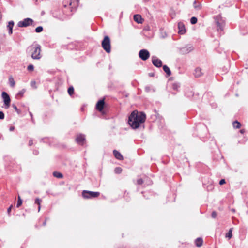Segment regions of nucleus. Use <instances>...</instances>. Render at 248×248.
Wrapping results in <instances>:
<instances>
[{
	"label": "nucleus",
	"instance_id": "nucleus-2",
	"mask_svg": "<svg viewBox=\"0 0 248 248\" xmlns=\"http://www.w3.org/2000/svg\"><path fill=\"white\" fill-rule=\"evenodd\" d=\"M26 51L27 53H31V56L33 59L39 60L41 58V46L38 44H32L30 46Z\"/></svg>",
	"mask_w": 248,
	"mask_h": 248
},
{
	"label": "nucleus",
	"instance_id": "nucleus-9",
	"mask_svg": "<svg viewBox=\"0 0 248 248\" xmlns=\"http://www.w3.org/2000/svg\"><path fill=\"white\" fill-rule=\"evenodd\" d=\"M152 62L153 64L156 67H160L162 66V61L156 56H152Z\"/></svg>",
	"mask_w": 248,
	"mask_h": 248
},
{
	"label": "nucleus",
	"instance_id": "nucleus-10",
	"mask_svg": "<svg viewBox=\"0 0 248 248\" xmlns=\"http://www.w3.org/2000/svg\"><path fill=\"white\" fill-rule=\"evenodd\" d=\"M193 49V48L192 46L187 45L186 46L181 48L180 49V52L182 54H186L191 52Z\"/></svg>",
	"mask_w": 248,
	"mask_h": 248
},
{
	"label": "nucleus",
	"instance_id": "nucleus-51",
	"mask_svg": "<svg viewBox=\"0 0 248 248\" xmlns=\"http://www.w3.org/2000/svg\"><path fill=\"white\" fill-rule=\"evenodd\" d=\"M145 1H148L149 0H144Z\"/></svg>",
	"mask_w": 248,
	"mask_h": 248
},
{
	"label": "nucleus",
	"instance_id": "nucleus-46",
	"mask_svg": "<svg viewBox=\"0 0 248 248\" xmlns=\"http://www.w3.org/2000/svg\"><path fill=\"white\" fill-rule=\"evenodd\" d=\"M240 132L241 133L243 134L245 132V130L244 129H241V130H240Z\"/></svg>",
	"mask_w": 248,
	"mask_h": 248
},
{
	"label": "nucleus",
	"instance_id": "nucleus-41",
	"mask_svg": "<svg viewBox=\"0 0 248 248\" xmlns=\"http://www.w3.org/2000/svg\"><path fill=\"white\" fill-rule=\"evenodd\" d=\"M145 89L146 92H148L150 90V87L147 86V87H145Z\"/></svg>",
	"mask_w": 248,
	"mask_h": 248
},
{
	"label": "nucleus",
	"instance_id": "nucleus-28",
	"mask_svg": "<svg viewBox=\"0 0 248 248\" xmlns=\"http://www.w3.org/2000/svg\"><path fill=\"white\" fill-rule=\"evenodd\" d=\"M26 90L25 89H22L21 91H19L16 95V96H20L21 97L23 96L24 93H25Z\"/></svg>",
	"mask_w": 248,
	"mask_h": 248
},
{
	"label": "nucleus",
	"instance_id": "nucleus-20",
	"mask_svg": "<svg viewBox=\"0 0 248 248\" xmlns=\"http://www.w3.org/2000/svg\"><path fill=\"white\" fill-rule=\"evenodd\" d=\"M202 238H197L195 240V244L197 247H200L202 245Z\"/></svg>",
	"mask_w": 248,
	"mask_h": 248
},
{
	"label": "nucleus",
	"instance_id": "nucleus-25",
	"mask_svg": "<svg viewBox=\"0 0 248 248\" xmlns=\"http://www.w3.org/2000/svg\"><path fill=\"white\" fill-rule=\"evenodd\" d=\"M22 204V200L20 196H18V200L16 204V207L19 208Z\"/></svg>",
	"mask_w": 248,
	"mask_h": 248
},
{
	"label": "nucleus",
	"instance_id": "nucleus-16",
	"mask_svg": "<svg viewBox=\"0 0 248 248\" xmlns=\"http://www.w3.org/2000/svg\"><path fill=\"white\" fill-rule=\"evenodd\" d=\"M134 20L135 22H136L138 23H142L143 19L140 15H135L134 16Z\"/></svg>",
	"mask_w": 248,
	"mask_h": 248
},
{
	"label": "nucleus",
	"instance_id": "nucleus-6",
	"mask_svg": "<svg viewBox=\"0 0 248 248\" xmlns=\"http://www.w3.org/2000/svg\"><path fill=\"white\" fill-rule=\"evenodd\" d=\"M1 96L3 99V102L6 108H8L10 107L11 99L8 94L5 92L2 93Z\"/></svg>",
	"mask_w": 248,
	"mask_h": 248
},
{
	"label": "nucleus",
	"instance_id": "nucleus-38",
	"mask_svg": "<svg viewBox=\"0 0 248 248\" xmlns=\"http://www.w3.org/2000/svg\"><path fill=\"white\" fill-rule=\"evenodd\" d=\"M225 183H226V182H225V179H222L220 180L219 184L220 185H222L224 184Z\"/></svg>",
	"mask_w": 248,
	"mask_h": 248
},
{
	"label": "nucleus",
	"instance_id": "nucleus-47",
	"mask_svg": "<svg viewBox=\"0 0 248 248\" xmlns=\"http://www.w3.org/2000/svg\"><path fill=\"white\" fill-rule=\"evenodd\" d=\"M33 153L35 154V155H37L38 154V152L37 151H34L33 152Z\"/></svg>",
	"mask_w": 248,
	"mask_h": 248
},
{
	"label": "nucleus",
	"instance_id": "nucleus-31",
	"mask_svg": "<svg viewBox=\"0 0 248 248\" xmlns=\"http://www.w3.org/2000/svg\"><path fill=\"white\" fill-rule=\"evenodd\" d=\"M12 107L14 108L15 109V110L17 112V113L18 114H20L21 113V111L17 108V107L16 106V105L14 104H12Z\"/></svg>",
	"mask_w": 248,
	"mask_h": 248
},
{
	"label": "nucleus",
	"instance_id": "nucleus-39",
	"mask_svg": "<svg viewBox=\"0 0 248 248\" xmlns=\"http://www.w3.org/2000/svg\"><path fill=\"white\" fill-rule=\"evenodd\" d=\"M178 87H179V86L176 84H174L173 85V89L174 90H177Z\"/></svg>",
	"mask_w": 248,
	"mask_h": 248
},
{
	"label": "nucleus",
	"instance_id": "nucleus-12",
	"mask_svg": "<svg viewBox=\"0 0 248 248\" xmlns=\"http://www.w3.org/2000/svg\"><path fill=\"white\" fill-rule=\"evenodd\" d=\"M76 140L78 143L80 145H83L84 141L85 140V136L84 135L80 134L77 136Z\"/></svg>",
	"mask_w": 248,
	"mask_h": 248
},
{
	"label": "nucleus",
	"instance_id": "nucleus-30",
	"mask_svg": "<svg viewBox=\"0 0 248 248\" xmlns=\"http://www.w3.org/2000/svg\"><path fill=\"white\" fill-rule=\"evenodd\" d=\"M122 171V169L120 167H117L115 169L114 171L116 173L119 174L121 173Z\"/></svg>",
	"mask_w": 248,
	"mask_h": 248
},
{
	"label": "nucleus",
	"instance_id": "nucleus-13",
	"mask_svg": "<svg viewBox=\"0 0 248 248\" xmlns=\"http://www.w3.org/2000/svg\"><path fill=\"white\" fill-rule=\"evenodd\" d=\"M178 27L179 29L178 32L180 34H183L186 32L185 25L183 23L179 22L178 24Z\"/></svg>",
	"mask_w": 248,
	"mask_h": 248
},
{
	"label": "nucleus",
	"instance_id": "nucleus-33",
	"mask_svg": "<svg viewBox=\"0 0 248 248\" xmlns=\"http://www.w3.org/2000/svg\"><path fill=\"white\" fill-rule=\"evenodd\" d=\"M217 216V213L216 211H213L211 214V217L213 218H216Z\"/></svg>",
	"mask_w": 248,
	"mask_h": 248
},
{
	"label": "nucleus",
	"instance_id": "nucleus-48",
	"mask_svg": "<svg viewBox=\"0 0 248 248\" xmlns=\"http://www.w3.org/2000/svg\"><path fill=\"white\" fill-rule=\"evenodd\" d=\"M46 224V221H44L43 223V226H45Z\"/></svg>",
	"mask_w": 248,
	"mask_h": 248
},
{
	"label": "nucleus",
	"instance_id": "nucleus-50",
	"mask_svg": "<svg viewBox=\"0 0 248 248\" xmlns=\"http://www.w3.org/2000/svg\"><path fill=\"white\" fill-rule=\"evenodd\" d=\"M232 211L234 212H235V210L233 209L232 210Z\"/></svg>",
	"mask_w": 248,
	"mask_h": 248
},
{
	"label": "nucleus",
	"instance_id": "nucleus-26",
	"mask_svg": "<svg viewBox=\"0 0 248 248\" xmlns=\"http://www.w3.org/2000/svg\"><path fill=\"white\" fill-rule=\"evenodd\" d=\"M232 228L230 229L229 232L226 234V237H228L229 239L232 238Z\"/></svg>",
	"mask_w": 248,
	"mask_h": 248
},
{
	"label": "nucleus",
	"instance_id": "nucleus-37",
	"mask_svg": "<svg viewBox=\"0 0 248 248\" xmlns=\"http://www.w3.org/2000/svg\"><path fill=\"white\" fill-rule=\"evenodd\" d=\"M12 208H13V205H11L7 209V213L9 215H10V212H11V211Z\"/></svg>",
	"mask_w": 248,
	"mask_h": 248
},
{
	"label": "nucleus",
	"instance_id": "nucleus-40",
	"mask_svg": "<svg viewBox=\"0 0 248 248\" xmlns=\"http://www.w3.org/2000/svg\"><path fill=\"white\" fill-rule=\"evenodd\" d=\"M32 144H33V140H30L29 142V145L31 146V145H32Z\"/></svg>",
	"mask_w": 248,
	"mask_h": 248
},
{
	"label": "nucleus",
	"instance_id": "nucleus-5",
	"mask_svg": "<svg viewBox=\"0 0 248 248\" xmlns=\"http://www.w3.org/2000/svg\"><path fill=\"white\" fill-rule=\"evenodd\" d=\"M82 195L85 199H91L98 197L100 195V193L99 192L83 190L82 192Z\"/></svg>",
	"mask_w": 248,
	"mask_h": 248
},
{
	"label": "nucleus",
	"instance_id": "nucleus-23",
	"mask_svg": "<svg viewBox=\"0 0 248 248\" xmlns=\"http://www.w3.org/2000/svg\"><path fill=\"white\" fill-rule=\"evenodd\" d=\"M233 126L234 128L238 129L240 128L241 124L240 122L237 121H235L233 123Z\"/></svg>",
	"mask_w": 248,
	"mask_h": 248
},
{
	"label": "nucleus",
	"instance_id": "nucleus-36",
	"mask_svg": "<svg viewBox=\"0 0 248 248\" xmlns=\"http://www.w3.org/2000/svg\"><path fill=\"white\" fill-rule=\"evenodd\" d=\"M143 183V180L142 179H139L137 180V184L138 185H141Z\"/></svg>",
	"mask_w": 248,
	"mask_h": 248
},
{
	"label": "nucleus",
	"instance_id": "nucleus-4",
	"mask_svg": "<svg viewBox=\"0 0 248 248\" xmlns=\"http://www.w3.org/2000/svg\"><path fill=\"white\" fill-rule=\"evenodd\" d=\"M215 22L217 26V31H222L225 25V22L222 17L220 15L216 16L215 17Z\"/></svg>",
	"mask_w": 248,
	"mask_h": 248
},
{
	"label": "nucleus",
	"instance_id": "nucleus-18",
	"mask_svg": "<svg viewBox=\"0 0 248 248\" xmlns=\"http://www.w3.org/2000/svg\"><path fill=\"white\" fill-rule=\"evenodd\" d=\"M163 69L164 72L166 73L167 76H170L171 75V71L170 68L166 65L163 66Z\"/></svg>",
	"mask_w": 248,
	"mask_h": 248
},
{
	"label": "nucleus",
	"instance_id": "nucleus-1",
	"mask_svg": "<svg viewBox=\"0 0 248 248\" xmlns=\"http://www.w3.org/2000/svg\"><path fill=\"white\" fill-rule=\"evenodd\" d=\"M146 120V115L143 112H138L137 110L133 111L128 118V124L133 129L138 128L141 124Z\"/></svg>",
	"mask_w": 248,
	"mask_h": 248
},
{
	"label": "nucleus",
	"instance_id": "nucleus-49",
	"mask_svg": "<svg viewBox=\"0 0 248 248\" xmlns=\"http://www.w3.org/2000/svg\"><path fill=\"white\" fill-rule=\"evenodd\" d=\"M38 206H38V211H40V208H41V207H40V205H38Z\"/></svg>",
	"mask_w": 248,
	"mask_h": 248
},
{
	"label": "nucleus",
	"instance_id": "nucleus-3",
	"mask_svg": "<svg viewBox=\"0 0 248 248\" xmlns=\"http://www.w3.org/2000/svg\"><path fill=\"white\" fill-rule=\"evenodd\" d=\"M102 46L103 49L107 52L109 53L111 50L110 41L108 36H105L102 41Z\"/></svg>",
	"mask_w": 248,
	"mask_h": 248
},
{
	"label": "nucleus",
	"instance_id": "nucleus-27",
	"mask_svg": "<svg viewBox=\"0 0 248 248\" xmlns=\"http://www.w3.org/2000/svg\"><path fill=\"white\" fill-rule=\"evenodd\" d=\"M197 22V18L196 17H192L190 19V23L191 24H195Z\"/></svg>",
	"mask_w": 248,
	"mask_h": 248
},
{
	"label": "nucleus",
	"instance_id": "nucleus-24",
	"mask_svg": "<svg viewBox=\"0 0 248 248\" xmlns=\"http://www.w3.org/2000/svg\"><path fill=\"white\" fill-rule=\"evenodd\" d=\"M74 93V89L73 86H70L68 89V93L70 95L72 96Z\"/></svg>",
	"mask_w": 248,
	"mask_h": 248
},
{
	"label": "nucleus",
	"instance_id": "nucleus-32",
	"mask_svg": "<svg viewBox=\"0 0 248 248\" xmlns=\"http://www.w3.org/2000/svg\"><path fill=\"white\" fill-rule=\"evenodd\" d=\"M27 69L29 71H32L34 69V66L32 64H30L27 67Z\"/></svg>",
	"mask_w": 248,
	"mask_h": 248
},
{
	"label": "nucleus",
	"instance_id": "nucleus-45",
	"mask_svg": "<svg viewBox=\"0 0 248 248\" xmlns=\"http://www.w3.org/2000/svg\"><path fill=\"white\" fill-rule=\"evenodd\" d=\"M29 113H30V115L31 117L32 121H33V115H32V113H31V112H30Z\"/></svg>",
	"mask_w": 248,
	"mask_h": 248
},
{
	"label": "nucleus",
	"instance_id": "nucleus-17",
	"mask_svg": "<svg viewBox=\"0 0 248 248\" xmlns=\"http://www.w3.org/2000/svg\"><path fill=\"white\" fill-rule=\"evenodd\" d=\"M202 69L200 68H196L195 70L194 75L195 77L198 78L202 75Z\"/></svg>",
	"mask_w": 248,
	"mask_h": 248
},
{
	"label": "nucleus",
	"instance_id": "nucleus-42",
	"mask_svg": "<svg viewBox=\"0 0 248 248\" xmlns=\"http://www.w3.org/2000/svg\"><path fill=\"white\" fill-rule=\"evenodd\" d=\"M148 75H149V76L152 77H154L155 76V74L154 73H149L148 74Z\"/></svg>",
	"mask_w": 248,
	"mask_h": 248
},
{
	"label": "nucleus",
	"instance_id": "nucleus-35",
	"mask_svg": "<svg viewBox=\"0 0 248 248\" xmlns=\"http://www.w3.org/2000/svg\"><path fill=\"white\" fill-rule=\"evenodd\" d=\"M4 113L1 111H0V119L1 120H3L4 119Z\"/></svg>",
	"mask_w": 248,
	"mask_h": 248
},
{
	"label": "nucleus",
	"instance_id": "nucleus-11",
	"mask_svg": "<svg viewBox=\"0 0 248 248\" xmlns=\"http://www.w3.org/2000/svg\"><path fill=\"white\" fill-rule=\"evenodd\" d=\"M105 106L104 99L99 100L96 104V108L99 112H102Z\"/></svg>",
	"mask_w": 248,
	"mask_h": 248
},
{
	"label": "nucleus",
	"instance_id": "nucleus-14",
	"mask_svg": "<svg viewBox=\"0 0 248 248\" xmlns=\"http://www.w3.org/2000/svg\"><path fill=\"white\" fill-rule=\"evenodd\" d=\"M14 25V22L13 21H10L8 22V25L7 27L9 30L8 33L9 34H12L13 33V28Z\"/></svg>",
	"mask_w": 248,
	"mask_h": 248
},
{
	"label": "nucleus",
	"instance_id": "nucleus-7",
	"mask_svg": "<svg viewBox=\"0 0 248 248\" xmlns=\"http://www.w3.org/2000/svg\"><path fill=\"white\" fill-rule=\"evenodd\" d=\"M33 22V20L30 18L24 19L23 21H19L18 23L19 27H26L30 25Z\"/></svg>",
	"mask_w": 248,
	"mask_h": 248
},
{
	"label": "nucleus",
	"instance_id": "nucleus-34",
	"mask_svg": "<svg viewBox=\"0 0 248 248\" xmlns=\"http://www.w3.org/2000/svg\"><path fill=\"white\" fill-rule=\"evenodd\" d=\"M41 200L39 198H37L35 200V203L37 204L38 205H40Z\"/></svg>",
	"mask_w": 248,
	"mask_h": 248
},
{
	"label": "nucleus",
	"instance_id": "nucleus-15",
	"mask_svg": "<svg viewBox=\"0 0 248 248\" xmlns=\"http://www.w3.org/2000/svg\"><path fill=\"white\" fill-rule=\"evenodd\" d=\"M113 153L114 155L117 159H119L120 160L123 159V157L120 152H119L118 151H117L116 150H113Z\"/></svg>",
	"mask_w": 248,
	"mask_h": 248
},
{
	"label": "nucleus",
	"instance_id": "nucleus-21",
	"mask_svg": "<svg viewBox=\"0 0 248 248\" xmlns=\"http://www.w3.org/2000/svg\"><path fill=\"white\" fill-rule=\"evenodd\" d=\"M8 81H9V83L11 87L13 88L15 87V80L12 76H10L9 77Z\"/></svg>",
	"mask_w": 248,
	"mask_h": 248
},
{
	"label": "nucleus",
	"instance_id": "nucleus-43",
	"mask_svg": "<svg viewBox=\"0 0 248 248\" xmlns=\"http://www.w3.org/2000/svg\"><path fill=\"white\" fill-rule=\"evenodd\" d=\"M14 129H15L14 126H11L9 129L10 131H14Z\"/></svg>",
	"mask_w": 248,
	"mask_h": 248
},
{
	"label": "nucleus",
	"instance_id": "nucleus-44",
	"mask_svg": "<svg viewBox=\"0 0 248 248\" xmlns=\"http://www.w3.org/2000/svg\"><path fill=\"white\" fill-rule=\"evenodd\" d=\"M35 84V82L33 81H31V86H33Z\"/></svg>",
	"mask_w": 248,
	"mask_h": 248
},
{
	"label": "nucleus",
	"instance_id": "nucleus-8",
	"mask_svg": "<svg viewBox=\"0 0 248 248\" xmlns=\"http://www.w3.org/2000/svg\"><path fill=\"white\" fill-rule=\"evenodd\" d=\"M139 57L143 61L147 60L150 57V53L147 49H141L139 53Z\"/></svg>",
	"mask_w": 248,
	"mask_h": 248
},
{
	"label": "nucleus",
	"instance_id": "nucleus-22",
	"mask_svg": "<svg viewBox=\"0 0 248 248\" xmlns=\"http://www.w3.org/2000/svg\"><path fill=\"white\" fill-rule=\"evenodd\" d=\"M53 175L54 177L58 178H62L63 177V175L62 173L58 171L53 172Z\"/></svg>",
	"mask_w": 248,
	"mask_h": 248
},
{
	"label": "nucleus",
	"instance_id": "nucleus-19",
	"mask_svg": "<svg viewBox=\"0 0 248 248\" xmlns=\"http://www.w3.org/2000/svg\"><path fill=\"white\" fill-rule=\"evenodd\" d=\"M193 6L196 10H199L202 8V4L195 0L193 2Z\"/></svg>",
	"mask_w": 248,
	"mask_h": 248
},
{
	"label": "nucleus",
	"instance_id": "nucleus-29",
	"mask_svg": "<svg viewBox=\"0 0 248 248\" xmlns=\"http://www.w3.org/2000/svg\"><path fill=\"white\" fill-rule=\"evenodd\" d=\"M43 28L42 26L37 27L35 29V31L37 33H40V32H42L43 31Z\"/></svg>",
	"mask_w": 248,
	"mask_h": 248
}]
</instances>
